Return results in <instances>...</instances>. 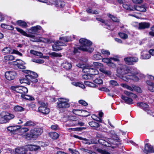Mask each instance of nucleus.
<instances>
[{"label":"nucleus","mask_w":154,"mask_h":154,"mask_svg":"<svg viewBox=\"0 0 154 154\" xmlns=\"http://www.w3.org/2000/svg\"><path fill=\"white\" fill-rule=\"evenodd\" d=\"M17 30L21 33L23 35L31 38V41L34 42H39L41 40L42 38L38 36H35L33 34H38V31L41 29V26L37 25L35 26H32L29 29H27V31L29 33H27L26 32L21 29L17 27H16Z\"/></svg>","instance_id":"obj_1"},{"label":"nucleus","mask_w":154,"mask_h":154,"mask_svg":"<svg viewBox=\"0 0 154 154\" xmlns=\"http://www.w3.org/2000/svg\"><path fill=\"white\" fill-rule=\"evenodd\" d=\"M24 72L27 75H25V78L20 80L21 83H25L29 85L31 82L35 83L38 82L36 78L38 75L36 73L29 70H24Z\"/></svg>","instance_id":"obj_2"},{"label":"nucleus","mask_w":154,"mask_h":154,"mask_svg":"<svg viewBox=\"0 0 154 154\" xmlns=\"http://www.w3.org/2000/svg\"><path fill=\"white\" fill-rule=\"evenodd\" d=\"M80 45L79 49L82 51L90 53L93 52L94 48L91 47V42L85 38H81L79 40Z\"/></svg>","instance_id":"obj_3"},{"label":"nucleus","mask_w":154,"mask_h":154,"mask_svg":"<svg viewBox=\"0 0 154 154\" xmlns=\"http://www.w3.org/2000/svg\"><path fill=\"white\" fill-rule=\"evenodd\" d=\"M43 132L42 129L38 127L32 129L30 133H25L23 136L26 139L29 140L41 135Z\"/></svg>","instance_id":"obj_4"},{"label":"nucleus","mask_w":154,"mask_h":154,"mask_svg":"<svg viewBox=\"0 0 154 154\" xmlns=\"http://www.w3.org/2000/svg\"><path fill=\"white\" fill-rule=\"evenodd\" d=\"M60 41H58L55 42L54 45L52 46L53 50L54 51H58L61 49L59 46H63L65 43L71 41L70 37L65 36L60 38Z\"/></svg>","instance_id":"obj_5"},{"label":"nucleus","mask_w":154,"mask_h":154,"mask_svg":"<svg viewBox=\"0 0 154 154\" xmlns=\"http://www.w3.org/2000/svg\"><path fill=\"white\" fill-rule=\"evenodd\" d=\"M77 66L80 68H82V72H89L91 75V77L93 78L95 75H98V71L95 69L91 68V66H86L84 64L79 63L76 65Z\"/></svg>","instance_id":"obj_6"},{"label":"nucleus","mask_w":154,"mask_h":154,"mask_svg":"<svg viewBox=\"0 0 154 154\" xmlns=\"http://www.w3.org/2000/svg\"><path fill=\"white\" fill-rule=\"evenodd\" d=\"M69 99L65 98H60L56 103V107L59 109L67 108L70 106Z\"/></svg>","instance_id":"obj_7"},{"label":"nucleus","mask_w":154,"mask_h":154,"mask_svg":"<svg viewBox=\"0 0 154 154\" xmlns=\"http://www.w3.org/2000/svg\"><path fill=\"white\" fill-rule=\"evenodd\" d=\"M14 117L13 114L7 112H2L0 114V121L2 123H6L13 119Z\"/></svg>","instance_id":"obj_8"},{"label":"nucleus","mask_w":154,"mask_h":154,"mask_svg":"<svg viewBox=\"0 0 154 154\" xmlns=\"http://www.w3.org/2000/svg\"><path fill=\"white\" fill-rule=\"evenodd\" d=\"M38 103L39 106L37 110L36 111L41 113L43 115H47L49 113L50 110L48 107L47 104L42 101L39 102Z\"/></svg>","instance_id":"obj_9"},{"label":"nucleus","mask_w":154,"mask_h":154,"mask_svg":"<svg viewBox=\"0 0 154 154\" xmlns=\"http://www.w3.org/2000/svg\"><path fill=\"white\" fill-rule=\"evenodd\" d=\"M11 89L16 92L21 94H25L28 91L27 88L25 87L15 86H12L11 87Z\"/></svg>","instance_id":"obj_10"},{"label":"nucleus","mask_w":154,"mask_h":154,"mask_svg":"<svg viewBox=\"0 0 154 154\" xmlns=\"http://www.w3.org/2000/svg\"><path fill=\"white\" fill-rule=\"evenodd\" d=\"M99 141L101 143H103V145L105 146L109 147V149L111 150L112 149H114L115 147L112 146L113 144V140L110 138L108 139H105V140L100 139Z\"/></svg>","instance_id":"obj_11"},{"label":"nucleus","mask_w":154,"mask_h":154,"mask_svg":"<svg viewBox=\"0 0 154 154\" xmlns=\"http://www.w3.org/2000/svg\"><path fill=\"white\" fill-rule=\"evenodd\" d=\"M11 48H10L6 47L2 50V51L3 52V53L6 54H8L11 53V54H18L21 56H22V54L18 51L13 50L12 52L11 53Z\"/></svg>","instance_id":"obj_12"},{"label":"nucleus","mask_w":154,"mask_h":154,"mask_svg":"<svg viewBox=\"0 0 154 154\" xmlns=\"http://www.w3.org/2000/svg\"><path fill=\"white\" fill-rule=\"evenodd\" d=\"M16 75L15 71H8L5 72V76L7 80H11L14 79Z\"/></svg>","instance_id":"obj_13"},{"label":"nucleus","mask_w":154,"mask_h":154,"mask_svg":"<svg viewBox=\"0 0 154 154\" xmlns=\"http://www.w3.org/2000/svg\"><path fill=\"white\" fill-rule=\"evenodd\" d=\"M144 152L146 153H154V148L149 143H147L145 144Z\"/></svg>","instance_id":"obj_14"},{"label":"nucleus","mask_w":154,"mask_h":154,"mask_svg":"<svg viewBox=\"0 0 154 154\" xmlns=\"http://www.w3.org/2000/svg\"><path fill=\"white\" fill-rule=\"evenodd\" d=\"M123 79L125 81H128V80H134L135 79V75L134 73H128L123 77Z\"/></svg>","instance_id":"obj_15"},{"label":"nucleus","mask_w":154,"mask_h":154,"mask_svg":"<svg viewBox=\"0 0 154 154\" xmlns=\"http://www.w3.org/2000/svg\"><path fill=\"white\" fill-rule=\"evenodd\" d=\"M14 64L17 66L18 68L21 69H24L26 68V66L24 65V62L20 60H17Z\"/></svg>","instance_id":"obj_16"},{"label":"nucleus","mask_w":154,"mask_h":154,"mask_svg":"<svg viewBox=\"0 0 154 154\" xmlns=\"http://www.w3.org/2000/svg\"><path fill=\"white\" fill-rule=\"evenodd\" d=\"M62 66L65 69L69 70L72 67V65L70 63L65 61L62 64Z\"/></svg>","instance_id":"obj_17"},{"label":"nucleus","mask_w":154,"mask_h":154,"mask_svg":"<svg viewBox=\"0 0 154 154\" xmlns=\"http://www.w3.org/2000/svg\"><path fill=\"white\" fill-rule=\"evenodd\" d=\"M122 98L126 103L128 104H132L133 103V100L131 98L122 95Z\"/></svg>","instance_id":"obj_18"},{"label":"nucleus","mask_w":154,"mask_h":154,"mask_svg":"<svg viewBox=\"0 0 154 154\" xmlns=\"http://www.w3.org/2000/svg\"><path fill=\"white\" fill-rule=\"evenodd\" d=\"M135 10L141 12H145L146 11V8L144 5H135Z\"/></svg>","instance_id":"obj_19"},{"label":"nucleus","mask_w":154,"mask_h":154,"mask_svg":"<svg viewBox=\"0 0 154 154\" xmlns=\"http://www.w3.org/2000/svg\"><path fill=\"white\" fill-rule=\"evenodd\" d=\"M135 82H137L141 78L144 77V75L141 74L139 71L135 70Z\"/></svg>","instance_id":"obj_20"},{"label":"nucleus","mask_w":154,"mask_h":154,"mask_svg":"<svg viewBox=\"0 0 154 154\" xmlns=\"http://www.w3.org/2000/svg\"><path fill=\"white\" fill-rule=\"evenodd\" d=\"M124 60L126 63L128 64L133 65L135 61V59L132 57L125 58Z\"/></svg>","instance_id":"obj_21"},{"label":"nucleus","mask_w":154,"mask_h":154,"mask_svg":"<svg viewBox=\"0 0 154 154\" xmlns=\"http://www.w3.org/2000/svg\"><path fill=\"white\" fill-rule=\"evenodd\" d=\"M146 82L148 85V90L152 92H154V83L148 80L146 81Z\"/></svg>","instance_id":"obj_22"},{"label":"nucleus","mask_w":154,"mask_h":154,"mask_svg":"<svg viewBox=\"0 0 154 154\" xmlns=\"http://www.w3.org/2000/svg\"><path fill=\"white\" fill-rule=\"evenodd\" d=\"M137 106L143 109L145 111L149 108V106L146 103H137Z\"/></svg>","instance_id":"obj_23"},{"label":"nucleus","mask_w":154,"mask_h":154,"mask_svg":"<svg viewBox=\"0 0 154 154\" xmlns=\"http://www.w3.org/2000/svg\"><path fill=\"white\" fill-rule=\"evenodd\" d=\"M74 137L76 138H78L80 140H82V142L84 143L87 144H90L92 142L91 141L86 138H83L82 137H79L75 135H74Z\"/></svg>","instance_id":"obj_24"},{"label":"nucleus","mask_w":154,"mask_h":154,"mask_svg":"<svg viewBox=\"0 0 154 154\" xmlns=\"http://www.w3.org/2000/svg\"><path fill=\"white\" fill-rule=\"evenodd\" d=\"M149 27V24L148 23H139V29H143L148 28Z\"/></svg>","instance_id":"obj_25"},{"label":"nucleus","mask_w":154,"mask_h":154,"mask_svg":"<svg viewBox=\"0 0 154 154\" xmlns=\"http://www.w3.org/2000/svg\"><path fill=\"white\" fill-rule=\"evenodd\" d=\"M123 7L125 9L129 10L130 11H134L135 9V5H134L133 6L131 5H128L126 4H123Z\"/></svg>","instance_id":"obj_26"},{"label":"nucleus","mask_w":154,"mask_h":154,"mask_svg":"<svg viewBox=\"0 0 154 154\" xmlns=\"http://www.w3.org/2000/svg\"><path fill=\"white\" fill-rule=\"evenodd\" d=\"M26 151L25 149L23 147L17 148L15 149V153L17 154H25Z\"/></svg>","instance_id":"obj_27"},{"label":"nucleus","mask_w":154,"mask_h":154,"mask_svg":"<svg viewBox=\"0 0 154 154\" xmlns=\"http://www.w3.org/2000/svg\"><path fill=\"white\" fill-rule=\"evenodd\" d=\"M17 23L19 26L22 27L26 28L28 27V25L27 23L22 20H18L17 21Z\"/></svg>","instance_id":"obj_28"},{"label":"nucleus","mask_w":154,"mask_h":154,"mask_svg":"<svg viewBox=\"0 0 154 154\" xmlns=\"http://www.w3.org/2000/svg\"><path fill=\"white\" fill-rule=\"evenodd\" d=\"M19 128V127L17 126H10L7 127L8 130L11 132L16 131Z\"/></svg>","instance_id":"obj_29"},{"label":"nucleus","mask_w":154,"mask_h":154,"mask_svg":"<svg viewBox=\"0 0 154 154\" xmlns=\"http://www.w3.org/2000/svg\"><path fill=\"white\" fill-rule=\"evenodd\" d=\"M55 5L56 7L60 8H63L65 5L64 2L58 1L55 2Z\"/></svg>","instance_id":"obj_30"},{"label":"nucleus","mask_w":154,"mask_h":154,"mask_svg":"<svg viewBox=\"0 0 154 154\" xmlns=\"http://www.w3.org/2000/svg\"><path fill=\"white\" fill-rule=\"evenodd\" d=\"M50 137L54 139H56L59 137V134L55 132H51L49 134Z\"/></svg>","instance_id":"obj_31"},{"label":"nucleus","mask_w":154,"mask_h":154,"mask_svg":"<svg viewBox=\"0 0 154 154\" xmlns=\"http://www.w3.org/2000/svg\"><path fill=\"white\" fill-rule=\"evenodd\" d=\"M28 148L31 151H36L39 149L40 147L38 146L31 145L29 146Z\"/></svg>","instance_id":"obj_32"},{"label":"nucleus","mask_w":154,"mask_h":154,"mask_svg":"<svg viewBox=\"0 0 154 154\" xmlns=\"http://www.w3.org/2000/svg\"><path fill=\"white\" fill-rule=\"evenodd\" d=\"M48 54L51 56L52 58L57 57H61L62 56V55L61 53H58L55 52H49L48 53Z\"/></svg>","instance_id":"obj_33"},{"label":"nucleus","mask_w":154,"mask_h":154,"mask_svg":"<svg viewBox=\"0 0 154 154\" xmlns=\"http://www.w3.org/2000/svg\"><path fill=\"white\" fill-rule=\"evenodd\" d=\"M71 84L74 86H78L83 89L85 88V86L84 84L79 82H72Z\"/></svg>","instance_id":"obj_34"},{"label":"nucleus","mask_w":154,"mask_h":154,"mask_svg":"<svg viewBox=\"0 0 154 154\" xmlns=\"http://www.w3.org/2000/svg\"><path fill=\"white\" fill-rule=\"evenodd\" d=\"M1 27L6 29L12 30L14 29V27L12 26H9L5 23H2L1 25Z\"/></svg>","instance_id":"obj_35"},{"label":"nucleus","mask_w":154,"mask_h":154,"mask_svg":"<svg viewBox=\"0 0 154 154\" xmlns=\"http://www.w3.org/2000/svg\"><path fill=\"white\" fill-rule=\"evenodd\" d=\"M30 53L35 55L39 56L40 57H42L43 55V54L41 52L32 50L30 51Z\"/></svg>","instance_id":"obj_36"},{"label":"nucleus","mask_w":154,"mask_h":154,"mask_svg":"<svg viewBox=\"0 0 154 154\" xmlns=\"http://www.w3.org/2000/svg\"><path fill=\"white\" fill-rule=\"evenodd\" d=\"M14 109L16 112H22L24 110V108L18 105L15 106Z\"/></svg>","instance_id":"obj_37"},{"label":"nucleus","mask_w":154,"mask_h":154,"mask_svg":"<svg viewBox=\"0 0 154 154\" xmlns=\"http://www.w3.org/2000/svg\"><path fill=\"white\" fill-rule=\"evenodd\" d=\"M21 96L23 98L27 100H34V98L32 97L25 94H21Z\"/></svg>","instance_id":"obj_38"},{"label":"nucleus","mask_w":154,"mask_h":154,"mask_svg":"<svg viewBox=\"0 0 154 154\" xmlns=\"http://www.w3.org/2000/svg\"><path fill=\"white\" fill-rule=\"evenodd\" d=\"M102 57L101 55V54L99 53L94 54L93 57L92 59L94 60H98L101 59Z\"/></svg>","instance_id":"obj_39"},{"label":"nucleus","mask_w":154,"mask_h":154,"mask_svg":"<svg viewBox=\"0 0 154 154\" xmlns=\"http://www.w3.org/2000/svg\"><path fill=\"white\" fill-rule=\"evenodd\" d=\"M86 11L87 13L89 14H97L99 13V12L97 10H93L90 8H88L87 9Z\"/></svg>","instance_id":"obj_40"},{"label":"nucleus","mask_w":154,"mask_h":154,"mask_svg":"<svg viewBox=\"0 0 154 154\" xmlns=\"http://www.w3.org/2000/svg\"><path fill=\"white\" fill-rule=\"evenodd\" d=\"M108 16L111 19V20L114 22H119V20L117 19V18L115 17L114 16L112 15L111 14H107Z\"/></svg>","instance_id":"obj_41"},{"label":"nucleus","mask_w":154,"mask_h":154,"mask_svg":"<svg viewBox=\"0 0 154 154\" xmlns=\"http://www.w3.org/2000/svg\"><path fill=\"white\" fill-rule=\"evenodd\" d=\"M100 71L107 75H109L111 74V72L109 70H106L103 68H100Z\"/></svg>","instance_id":"obj_42"},{"label":"nucleus","mask_w":154,"mask_h":154,"mask_svg":"<svg viewBox=\"0 0 154 154\" xmlns=\"http://www.w3.org/2000/svg\"><path fill=\"white\" fill-rule=\"evenodd\" d=\"M89 125L92 127L97 128L100 126L99 124L95 122H89Z\"/></svg>","instance_id":"obj_43"},{"label":"nucleus","mask_w":154,"mask_h":154,"mask_svg":"<svg viewBox=\"0 0 154 154\" xmlns=\"http://www.w3.org/2000/svg\"><path fill=\"white\" fill-rule=\"evenodd\" d=\"M4 58L6 60H12L14 59V57L12 55H8L5 56Z\"/></svg>","instance_id":"obj_44"},{"label":"nucleus","mask_w":154,"mask_h":154,"mask_svg":"<svg viewBox=\"0 0 154 154\" xmlns=\"http://www.w3.org/2000/svg\"><path fill=\"white\" fill-rule=\"evenodd\" d=\"M35 124L34 122L31 121H28L25 123L24 125L26 126H33L35 125Z\"/></svg>","instance_id":"obj_45"},{"label":"nucleus","mask_w":154,"mask_h":154,"mask_svg":"<svg viewBox=\"0 0 154 154\" xmlns=\"http://www.w3.org/2000/svg\"><path fill=\"white\" fill-rule=\"evenodd\" d=\"M84 82L85 85L88 86L89 87L93 88H95L97 87V86L95 84L92 82H90L88 81H85Z\"/></svg>","instance_id":"obj_46"},{"label":"nucleus","mask_w":154,"mask_h":154,"mask_svg":"<svg viewBox=\"0 0 154 154\" xmlns=\"http://www.w3.org/2000/svg\"><path fill=\"white\" fill-rule=\"evenodd\" d=\"M101 51L102 54L105 56H109L110 54L109 51L104 49H102Z\"/></svg>","instance_id":"obj_47"},{"label":"nucleus","mask_w":154,"mask_h":154,"mask_svg":"<svg viewBox=\"0 0 154 154\" xmlns=\"http://www.w3.org/2000/svg\"><path fill=\"white\" fill-rule=\"evenodd\" d=\"M82 112H84L86 111L84 110H81L79 109H73L72 110V112L74 114L78 115H79L80 113Z\"/></svg>","instance_id":"obj_48"},{"label":"nucleus","mask_w":154,"mask_h":154,"mask_svg":"<svg viewBox=\"0 0 154 154\" xmlns=\"http://www.w3.org/2000/svg\"><path fill=\"white\" fill-rule=\"evenodd\" d=\"M119 35L120 37L123 39H126L128 38L127 34L124 33L120 32L119 33Z\"/></svg>","instance_id":"obj_49"},{"label":"nucleus","mask_w":154,"mask_h":154,"mask_svg":"<svg viewBox=\"0 0 154 154\" xmlns=\"http://www.w3.org/2000/svg\"><path fill=\"white\" fill-rule=\"evenodd\" d=\"M92 118L94 120L97 121L101 122L102 120L100 118H99L95 115H93L91 116Z\"/></svg>","instance_id":"obj_50"},{"label":"nucleus","mask_w":154,"mask_h":154,"mask_svg":"<svg viewBox=\"0 0 154 154\" xmlns=\"http://www.w3.org/2000/svg\"><path fill=\"white\" fill-rule=\"evenodd\" d=\"M94 82L97 84H100L103 83V81L100 78H97L96 79L94 80Z\"/></svg>","instance_id":"obj_51"},{"label":"nucleus","mask_w":154,"mask_h":154,"mask_svg":"<svg viewBox=\"0 0 154 154\" xmlns=\"http://www.w3.org/2000/svg\"><path fill=\"white\" fill-rule=\"evenodd\" d=\"M33 62H35L38 63H42L44 61L43 60L41 59H34L32 60Z\"/></svg>","instance_id":"obj_52"},{"label":"nucleus","mask_w":154,"mask_h":154,"mask_svg":"<svg viewBox=\"0 0 154 154\" xmlns=\"http://www.w3.org/2000/svg\"><path fill=\"white\" fill-rule=\"evenodd\" d=\"M80 150L83 152V153H89V154H91L92 152L90 150L85 149L84 148H81Z\"/></svg>","instance_id":"obj_53"},{"label":"nucleus","mask_w":154,"mask_h":154,"mask_svg":"<svg viewBox=\"0 0 154 154\" xmlns=\"http://www.w3.org/2000/svg\"><path fill=\"white\" fill-rule=\"evenodd\" d=\"M111 58H104L102 59V61L103 62L105 63H107V65L111 62Z\"/></svg>","instance_id":"obj_54"},{"label":"nucleus","mask_w":154,"mask_h":154,"mask_svg":"<svg viewBox=\"0 0 154 154\" xmlns=\"http://www.w3.org/2000/svg\"><path fill=\"white\" fill-rule=\"evenodd\" d=\"M151 57L150 54H146L142 55V58L144 59H148Z\"/></svg>","instance_id":"obj_55"},{"label":"nucleus","mask_w":154,"mask_h":154,"mask_svg":"<svg viewBox=\"0 0 154 154\" xmlns=\"http://www.w3.org/2000/svg\"><path fill=\"white\" fill-rule=\"evenodd\" d=\"M109 82L110 84L113 86H117L118 85L117 82L114 80H111Z\"/></svg>","instance_id":"obj_56"},{"label":"nucleus","mask_w":154,"mask_h":154,"mask_svg":"<svg viewBox=\"0 0 154 154\" xmlns=\"http://www.w3.org/2000/svg\"><path fill=\"white\" fill-rule=\"evenodd\" d=\"M93 64L95 67H97L98 66H103V65L101 63L97 62H94L93 63Z\"/></svg>","instance_id":"obj_57"},{"label":"nucleus","mask_w":154,"mask_h":154,"mask_svg":"<svg viewBox=\"0 0 154 154\" xmlns=\"http://www.w3.org/2000/svg\"><path fill=\"white\" fill-rule=\"evenodd\" d=\"M69 152L71 153L72 154H77L78 153V151L75 150H72L70 148L69 149Z\"/></svg>","instance_id":"obj_58"},{"label":"nucleus","mask_w":154,"mask_h":154,"mask_svg":"<svg viewBox=\"0 0 154 154\" xmlns=\"http://www.w3.org/2000/svg\"><path fill=\"white\" fill-rule=\"evenodd\" d=\"M96 19L97 20L100 21L102 23H104L105 25L107 24V23L104 20L102 19L101 18H97Z\"/></svg>","instance_id":"obj_59"},{"label":"nucleus","mask_w":154,"mask_h":154,"mask_svg":"<svg viewBox=\"0 0 154 154\" xmlns=\"http://www.w3.org/2000/svg\"><path fill=\"white\" fill-rule=\"evenodd\" d=\"M97 150L99 152L102 153V154H110L106 151H104L100 149H98Z\"/></svg>","instance_id":"obj_60"},{"label":"nucleus","mask_w":154,"mask_h":154,"mask_svg":"<svg viewBox=\"0 0 154 154\" xmlns=\"http://www.w3.org/2000/svg\"><path fill=\"white\" fill-rule=\"evenodd\" d=\"M79 103L80 104L85 106L87 105L88 104L85 101L82 100H79Z\"/></svg>","instance_id":"obj_61"},{"label":"nucleus","mask_w":154,"mask_h":154,"mask_svg":"<svg viewBox=\"0 0 154 154\" xmlns=\"http://www.w3.org/2000/svg\"><path fill=\"white\" fill-rule=\"evenodd\" d=\"M100 91H105L106 92L109 91V89L105 87H102L99 89Z\"/></svg>","instance_id":"obj_62"},{"label":"nucleus","mask_w":154,"mask_h":154,"mask_svg":"<svg viewBox=\"0 0 154 154\" xmlns=\"http://www.w3.org/2000/svg\"><path fill=\"white\" fill-rule=\"evenodd\" d=\"M108 65L109 66L112 67V68H115L116 67V65L111 61Z\"/></svg>","instance_id":"obj_63"},{"label":"nucleus","mask_w":154,"mask_h":154,"mask_svg":"<svg viewBox=\"0 0 154 154\" xmlns=\"http://www.w3.org/2000/svg\"><path fill=\"white\" fill-rule=\"evenodd\" d=\"M58 125L56 124L52 125L51 127V128L52 130L57 129L58 128Z\"/></svg>","instance_id":"obj_64"}]
</instances>
